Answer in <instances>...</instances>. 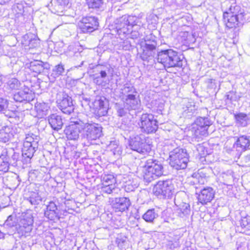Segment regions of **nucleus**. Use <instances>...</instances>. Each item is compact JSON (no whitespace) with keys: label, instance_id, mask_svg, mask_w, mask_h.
<instances>
[{"label":"nucleus","instance_id":"f257e3e1","mask_svg":"<svg viewBox=\"0 0 250 250\" xmlns=\"http://www.w3.org/2000/svg\"><path fill=\"white\" fill-rule=\"evenodd\" d=\"M77 124L82 130V137L88 142L95 141L103 135L101 125L89 121L87 118L82 117V120H79Z\"/></svg>","mask_w":250,"mask_h":250},{"label":"nucleus","instance_id":"f03ea898","mask_svg":"<svg viewBox=\"0 0 250 250\" xmlns=\"http://www.w3.org/2000/svg\"><path fill=\"white\" fill-rule=\"evenodd\" d=\"M144 181L149 184L164 174L162 163L153 159H147L143 167Z\"/></svg>","mask_w":250,"mask_h":250},{"label":"nucleus","instance_id":"7ed1b4c3","mask_svg":"<svg viewBox=\"0 0 250 250\" xmlns=\"http://www.w3.org/2000/svg\"><path fill=\"white\" fill-rule=\"evenodd\" d=\"M157 60L158 62L162 64L165 67H182L183 65L181 56L178 52L172 49L159 52Z\"/></svg>","mask_w":250,"mask_h":250},{"label":"nucleus","instance_id":"20e7f679","mask_svg":"<svg viewBox=\"0 0 250 250\" xmlns=\"http://www.w3.org/2000/svg\"><path fill=\"white\" fill-rule=\"evenodd\" d=\"M169 157L170 165L177 170L186 168L189 162V155L187 150L179 147L171 150Z\"/></svg>","mask_w":250,"mask_h":250},{"label":"nucleus","instance_id":"39448f33","mask_svg":"<svg viewBox=\"0 0 250 250\" xmlns=\"http://www.w3.org/2000/svg\"><path fill=\"white\" fill-rule=\"evenodd\" d=\"M154 194L160 198H171L175 191L172 181L170 179L160 180L154 186Z\"/></svg>","mask_w":250,"mask_h":250},{"label":"nucleus","instance_id":"423d86ee","mask_svg":"<svg viewBox=\"0 0 250 250\" xmlns=\"http://www.w3.org/2000/svg\"><path fill=\"white\" fill-rule=\"evenodd\" d=\"M138 125L142 132L146 134L155 133L158 128V121L152 114H143L140 118Z\"/></svg>","mask_w":250,"mask_h":250},{"label":"nucleus","instance_id":"0eeeda50","mask_svg":"<svg viewBox=\"0 0 250 250\" xmlns=\"http://www.w3.org/2000/svg\"><path fill=\"white\" fill-rule=\"evenodd\" d=\"M129 146L131 150L142 154H147L151 150L150 145L146 142V138L143 135H136L131 138Z\"/></svg>","mask_w":250,"mask_h":250},{"label":"nucleus","instance_id":"6e6552de","mask_svg":"<svg viewBox=\"0 0 250 250\" xmlns=\"http://www.w3.org/2000/svg\"><path fill=\"white\" fill-rule=\"evenodd\" d=\"M56 103L59 109L64 114H70L74 109L71 97L63 91L58 92L56 95Z\"/></svg>","mask_w":250,"mask_h":250},{"label":"nucleus","instance_id":"1a4fd4ad","mask_svg":"<svg viewBox=\"0 0 250 250\" xmlns=\"http://www.w3.org/2000/svg\"><path fill=\"white\" fill-rule=\"evenodd\" d=\"M234 139L235 142L233 145L231 152L232 154H235V157L239 159L243 152L250 148V136L241 135L239 137H234Z\"/></svg>","mask_w":250,"mask_h":250},{"label":"nucleus","instance_id":"9d476101","mask_svg":"<svg viewBox=\"0 0 250 250\" xmlns=\"http://www.w3.org/2000/svg\"><path fill=\"white\" fill-rule=\"evenodd\" d=\"M79 120H82L81 116H79L77 118H71L70 119L71 124L65 127L64 132L68 140H78L80 133L82 136V130L80 125L77 124V121L78 122Z\"/></svg>","mask_w":250,"mask_h":250},{"label":"nucleus","instance_id":"9b49d317","mask_svg":"<svg viewBox=\"0 0 250 250\" xmlns=\"http://www.w3.org/2000/svg\"><path fill=\"white\" fill-rule=\"evenodd\" d=\"M34 221L33 217L30 214H26L23 216L16 227L18 233L21 236L27 237L30 235L33 229Z\"/></svg>","mask_w":250,"mask_h":250},{"label":"nucleus","instance_id":"f8f14e48","mask_svg":"<svg viewBox=\"0 0 250 250\" xmlns=\"http://www.w3.org/2000/svg\"><path fill=\"white\" fill-rule=\"evenodd\" d=\"M195 188L196 194L198 195V201L202 205H206L208 203L211 202L214 199L215 191L212 188L206 187L199 189L196 187Z\"/></svg>","mask_w":250,"mask_h":250},{"label":"nucleus","instance_id":"ddd939ff","mask_svg":"<svg viewBox=\"0 0 250 250\" xmlns=\"http://www.w3.org/2000/svg\"><path fill=\"white\" fill-rule=\"evenodd\" d=\"M157 45V42L155 40L146 39L144 44L142 45L143 52L141 58L143 61H149L153 58L156 53Z\"/></svg>","mask_w":250,"mask_h":250},{"label":"nucleus","instance_id":"4468645a","mask_svg":"<svg viewBox=\"0 0 250 250\" xmlns=\"http://www.w3.org/2000/svg\"><path fill=\"white\" fill-rule=\"evenodd\" d=\"M78 26L84 33L92 32L98 26V20L94 17H83L78 22Z\"/></svg>","mask_w":250,"mask_h":250},{"label":"nucleus","instance_id":"2eb2a0df","mask_svg":"<svg viewBox=\"0 0 250 250\" xmlns=\"http://www.w3.org/2000/svg\"><path fill=\"white\" fill-rule=\"evenodd\" d=\"M95 112L99 117L104 116L109 109L108 100L104 96H97L94 102Z\"/></svg>","mask_w":250,"mask_h":250},{"label":"nucleus","instance_id":"dca6fc26","mask_svg":"<svg viewBox=\"0 0 250 250\" xmlns=\"http://www.w3.org/2000/svg\"><path fill=\"white\" fill-rule=\"evenodd\" d=\"M223 19L226 26L229 28H232L238 26L239 24L242 23L245 19L244 14L241 13L238 15H230L224 13Z\"/></svg>","mask_w":250,"mask_h":250},{"label":"nucleus","instance_id":"f3484780","mask_svg":"<svg viewBox=\"0 0 250 250\" xmlns=\"http://www.w3.org/2000/svg\"><path fill=\"white\" fill-rule=\"evenodd\" d=\"M34 98L35 95L31 91H20L13 95V99L16 102L20 103L25 102L27 106V109L28 108H31L32 105L30 102H33Z\"/></svg>","mask_w":250,"mask_h":250},{"label":"nucleus","instance_id":"a211bd4d","mask_svg":"<svg viewBox=\"0 0 250 250\" xmlns=\"http://www.w3.org/2000/svg\"><path fill=\"white\" fill-rule=\"evenodd\" d=\"M208 129L206 127L201 125L196 126L192 125V127L189 131L192 141L199 142L203 139L204 137L207 136L208 134Z\"/></svg>","mask_w":250,"mask_h":250},{"label":"nucleus","instance_id":"6ab92c4d","mask_svg":"<svg viewBox=\"0 0 250 250\" xmlns=\"http://www.w3.org/2000/svg\"><path fill=\"white\" fill-rule=\"evenodd\" d=\"M58 201H50L44 210V216L50 220H54L59 217L60 210L58 208Z\"/></svg>","mask_w":250,"mask_h":250},{"label":"nucleus","instance_id":"aec40b11","mask_svg":"<svg viewBox=\"0 0 250 250\" xmlns=\"http://www.w3.org/2000/svg\"><path fill=\"white\" fill-rule=\"evenodd\" d=\"M130 205L129 199L124 197L116 198L113 203V207L116 211H124L128 209Z\"/></svg>","mask_w":250,"mask_h":250},{"label":"nucleus","instance_id":"412c9836","mask_svg":"<svg viewBox=\"0 0 250 250\" xmlns=\"http://www.w3.org/2000/svg\"><path fill=\"white\" fill-rule=\"evenodd\" d=\"M34 144V146H29L28 143L23 144V148H22V159H24L23 161L26 163L30 162L35 152L38 148L36 144Z\"/></svg>","mask_w":250,"mask_h":250},{"label":"nucleus","instance_id":"4be33fe9","mask_svg":"<svg viewBox=\"0 0 250 250\" xmlns=\"http://www.w3.org/2000/svg\"><path fill=\"white\" fill-rule=\"evenodd\" d=\"M4 153H7L6 156L8 157V160L11 166L16 167L18 165V162L20 161V158H22L19 153L15 152L12 148H3Z\"/></svg>","mask_w":250,"mask_h":250},{"label":"nucleus","instance_id":"5701e85b","mask_svg":"<svg viewBox=\"0 0 250 250\" xmlns=\"http://www.w3.org/2000/svg\"><path fill=\"white\" fill-rule=\"evenodd\" d=\"M48 121L51 127L55 130L61 129L63 125L62 117L57 114H53L48 117Z\"/></svg>","mask_w":250,"mask_h":250},{"label":"nucleus","instance_id":"b1692460","mask_svg":"<svg viewBox=\"0 0 250 250\" xmlns=\"http://www.w3.org/2000/svg\"><path fill=\"white\" fill-rule=\"evenodd\" d=\"M35 109L37 112V116L39 118H43L49 111V106L45 103H36L35 105Z\"/></svg>","mask_w":250,"mask_h":250},{"label":"nucleus","instance_id":"393cba45","mask_svg":"<svg viewBox=\"0 0 250 250\" xmlns=\"http://www.w3.org/2000/svg\"><path fill=\"white\" fill-rule=\"evenodd\" d=\"M44 68L43 62L42 61H34L30 63L29 69L33 73V77H36L38 74L43 72Z\"/></svg>","mask_w":250,"mask_h":250},{"label":"nucleus","instance_id":"a878e982","mask_svg":"<svg viewBox=\"0 0 250 250\" xmlns=\"http://www.w3.org/2000/svg\"><path fill=\"white\" fill-rule=\"evenodd\" d=\"M137 94H128L126 96L125 104L128 105L130 109H136L138 108L140 101L136 97Z\"/></svg>","mask_w":250,"mask_h":250},{"label":"nucleus","instance_id":"bb28decb","mask_svg":"<svg viewBox=\"0 0 250 250\" xmlns=\"http://www.w3.org/2000/svg\"><path fill=\"white\" fill-rule=\"evenodd\" d=\"M115 108L116 110L117 115L119 117L127 116L130 114L131 109L125 103H116Z\"/></svg>","mask_w":250,"mask_h":250},{"label":"nucleus","instance_id":"cd10ccee","mask_svg":"<svg viewBox=\"0 0 250 250\" xmlns=\"http://www.w3.org/2000/svg\"><path fill=\"white\" fill-rule=\"evenodd\" d=\"M95 69L100 72L101 76L104 78L107 76H111L113 72V69L109 65H97Z\"/></svg>","mask_w":250,"mask_h":250},{"label":"nucleus","instance_id":"c85d7f7f","mask_svg":"<svg viewBox=\"0 0 250 250\" xmlns=\"http://www.w3.org/2000/svg\"><path fill=\"white\" fill-rule=\"evenodd\" d=\"M7 153H4L3 149L0 155V171L6 172L8 171L9 166H11L8 157L6 156Z\"/></svg>","mask_w":250,"mask_h":250},{"label":"nucleus","instance_id":"c756f323","mask_svg":"<svg viewBox=\"0 0 250 250\" xmlns=\"http://www.w3.org/2000/svg\"><path fill=\"white\" fill-rule=\"evenodd\" d=\"M158 217L154 208L148 209L143 215L142 218L146 222L153 223L154 219Z\"/></svg>","mask_w":250,"mask_h":250},{"label":"nucleus","instance_id":"7c9ffc66","mask_svg":"<svg viewBox=\"0 0 250 250\" xmlns=\"http://www.w3.org/2000/svg\"><path fill=\"white\" fill-rule=\"evenodd\" d=\"M233 172L231 170H227L222 173L223 183L225 185L232 186L233 184L234 176Z\"/></svg>","mask_w":250,"mask_h":250},{"label":"nucleus","instance_id":"2f4dec72","mask_svg":"<svg viewBox=\"0 0 250 250\" xmlns=\"http://www.w3.org/2000/svg\"><path fill=\"white\" fill-rule=\"evenodd\" d=\"M139 186V184L137 181V179H128V181L125 182L124 185L125 190L127 192L133 191Z\"/></svg>","mask_w":250,"mask_h":250},{"label":"nucleus","instance_id":"473e14b6","mask_svg":"<svg viewBox=\"0 0 250 250\" xmlns=\"http://www.w3.org/2000/svg\"><path fill=\"white\" fill-rule=\"evenodd\" d=\"M11 132V128L8 125H4L0 129V142L6 143L9 141Z\"/></svg>","mask_w":250,"mask_h":250},{"label":"nucleus","instance_id":"72a5a7b5","mask_svg":"<svg viewBox=\"0 0 250 250\" xmlns=\"http://www.w3.org/2000/svg\"><path fill=\"white\" fill-rule=\"evenodd\" d=\"M39 140L40 137L39 136L35 135L33 133H29L26 135L23 144L28 143L29 146H34V144H36L37 147H38Z\"/></svg>","mask_w":250,"mask_h":250},{"label":"nucleus","instance_id":"f704fd0d","mask_svg":"<svg viewBox=\"0 0 250 250\" xmlns=\"http://www.w3.org/2000/svg\"><path fill=\"white\" fill-rule=\"evenodd\" d=\"M196 110V108L194 105H192L191 103H188L186 105L182 115L184 118L189 119L194 115Z\"/></svg>","mask_w":250,"mask_h":250},{"label":"nucleus","instance_id":"c9c22d12","mask_svg":"<svg viewBox=\"0 0 250 250\" xmlns=\"http://www.w3.org/2000/svg\"><path fill=\"white\" fill-rule=\"evenodd\" d=\"M193 124L196 126L201 125L203 127H206L208 129L211 125V122L208 118L199 117L195 120Z\"/></svg>","mask_w":250,"mask_h":250},{"label":"nucleus","instance_id":"e433bc0d","mask_svg":"<svg viewBox=\"0 0 250 250\" xmlns=\"http://www.w3.org/2000/svg\"><path fill=\"white\" fill-rule=\"evenodd\" d=\"M179 208L178 209L179 216L183 217L189 214L190 212V205L186 203H182L179 205Z\"/></svg>","mask_w":250,"mask_h":250},{"label":"nucleus","instance_id":"4c0bfd02","mask_svg":"<svg viewBox=\"0 0 250 250\" xmlns=\"http://www.w3.org/2000/svg\"><path fill=\"white\" fill-rule=\"evenodd\" d=\"M27 200L32 205H38L42 201V198L39 194L38 192H31L29 196L27 198Z\"/></svg>","mask_w":250,"mask_h":250},{"label":"nucleus","instance_id":"58836bf2","mask_svg":"<svg viewBox=\"0 0 250 250\" xmlns=\"http://www.w3.org/2000/svg\"><path fill=\"white\" fill-rule=\"evenodd\" d=\"M7 107V100L2 98H0V115L1 117H12L10 115H9V114H6L7 112H9V111L6 110Z\"/></svg>","mask_w":250,"mask_h":250},{"label":"nucleus","instance_id":"ea45409f","mask_svg":"<svg viewBox=\"0 0 250 250\" xmlns=\"http://www.w3.org/2000/svg\"><path fill=\"white\" fill-rule=\"evenodd\" d=\"M102 185H115L116 179L112 174L104 175L102 177Z\"/></svg>","mask_w":250,"mask_h":250},{"label":"nucleus","instance_id":"a19ab883","mask_svg":"<svg viewBox=\"0 0 250 250\" xmlns=\"http://www.w3.org/2000/svg\"><path fill=\"white\" fill-rule=\"evenodd\" d=\"M234 116L237 124L242 126H245L247 125L248 117L246 114L244 113H239L235 114Z\"/></svg>","mask_w":250,"mask_h":250},{"label":"nucleus","instance_id":"79ce46f5","mask_svg":"<svg viewBox=\"0 0 250 250\" xmlns=\"http://www.w3.org/2000/svg\"><path fill=\"white\" fill-rule=\"evenodd\" d=\"M134 18V17L132 16H129L127 18H122L121 19V22H123V26L122 25V24H121L120 25L118 26V27L120 29H121V28H125V26H133L134 25H137V22H135V21L134 22H132V21L133 20V19Z\"/></svg>","mask_w":250,"mask_h":250},{"label":"nucleus","instance_id":"37998d69","mask_svg":"<svg viewBox=\"0 0 250 250\" xmlns=\"http://www.w3.org/2000/svg\"><path fill=\"white\" fill-rule=\"evenodd\" d=\"M115 243L120 249H125L127 245L126 237L122 235H118L116 238Z\"/></svg>","mask_w":250,"mask_h":250},{"label":"nucleus","instance_id":"c03bdc74","mask_svg":"<svg viewBox=\"0 0 250 250\" xmlns=\"http://www.w3.org/2000/svg\"><path fill=\"white\" fill-rule=\"evenodd\" d=\"M122 93L124 95H128V94H137L136 89L131 83H126L124 85L123 88H121Z\"/></svg>","mask_w":250,"mask_h":250},{"label":"nucleus","instance_id":"a18cd8bd","mask_svg":"<svg viewBox=\"0 0 250 250\" xmlns=\"http://www.w3.org/2000/svg\"><path fill=\"white\" fill-rule=\"evenodd\" d=\"M224 13H228L230 15H238L241 13L244 14L243 10H241L240 7L235 5V3L233 4V5H231L229 9L224 12Z\"/></svg>","mask_w":250,"mask_h":250},{"label":"nucleus","instance_id":"49530a36","mask_svg":"<svg viewBox=\"0 0 250 250\" xmlns=\"http://www.w3.org/2000/svg\"><path fill=\"white\" fill-rule=\"evenodd\" d=\"M179 237H176L174 240H168L167 248L169 250H174L180 247Z\"/></svg>","mask_w":250,"mask_h":250},{"label":"nucleus","instance_id":"de8ad7c7","mask_svg":"<svg viewBox=\"0 0 250 250\" xmlns=\"http://www.w3.org/2000/svg\"><path fill=\"white\" fill-rule=\"evenodd\" d=\"M248 243L245 238H239L236 243V247L237 250H247Z\"/></svg>","mask_w":250,"mask_h":250},{"label":"nucleus","instance_id":"09e8293b","mask_svg":"<svg viewBox=\"0 0 250 250\" xmlns=\"http://www.w3.org/2000/svg\"><path fill=\"white\" fill-rule=\"evenodd\" d=\"M209 169L208 168H203L199 169L197 173L193 174L192 176L201 177L207 180V178L209 177L208 171Z\"/></svg>","mask_w":250,"mask_h":250},{"label":"nucleus","instance_id":"8fccbe9b","mask_svg":"<svg viewBox=\"0 0 250 250\" xmlns=\"http://www.w3.org/2000/svg\"><path fill=\"white\" fill-rule=\"evenodd\" d=\"M94 82L104 88H112L110 84V79H93Z\"/></svg>","mask_w":250,"mask_h":250},{"label":"nucleus","instance_id":"3c124183","mask_svg":"<svg viewBox=\"0 0 250 250\" xmlns=\"http://www.w3.org/2000/svg\"><path fill=\"white\" fill-rule=\"evenodd\" d=\"M7 85L11 89H17L21 87V83L18 79H10L7 82Z\"/></svg>","mask_w":250,"mask_h":250},{"label":"nucleus","instance_id":"603ef678","mask_svg":"<svg viewBox=\"0 0 250 250\" xmlns=\"http://www.w3.org/2000/svg\"><path fill=\"white\" fill-rule=\"evenodd\" d=\"M226 100L228 102L229 101L232 103L236 102L239 100L240 97L237 95L236 92L233 91H230L227 93L226 95Z\"/></svg>","mask_w":250,"mask_h":250},{"label":"nucleus","instance_id":"864d4df0","mask_svg":"<svg viewBox=\"0 0 250 250\" xmlns=\"http://www.w3.org/2000/svg\"><path fill=\"white\" fill-rule=\"evenodd\" d=\"M118 188L116 187L115 185L107 186V185H102L101 192L107 194H110L115 192L116 190H118Z\"/></svg>","mask_w":250,"mask_h":250},{"label":"nucleus","instance_id":"5fc2aeb1","mask_svg":"<svg viewBox=\"0 0 250 250\" xmlns=\"http://www.w3.org/2000/svg\"><path fill=\"white\" fill-rule=\"evenodd\" d=\"M12 11L13 13L17 17L22 15L24 12V7L22 4L17 3L13 6Z\"/></svg>","mask_w":250,"mask_h":250},{"label":"nucleus","instance_id":"6e6d98bb","mask_svg":"<svg viewBox=\"0 0 250 250\" xmlns=\"http://www.w3.org/2000/svg\"><path fill=\"white\" fill-rule=\"evenodd\" d=\"M152 104H154L153 110L158 114H162L164 109L165 104L164 103L160 101H155L154 103Z\"/></svg>","mask_w":250,"mask_h":250},{"label":"nucleus","instance_id":"4d7b16f0","mask_svg":"<svg viewBox=\"0 0 250 250\" xmlns=\"http://www.w3.org/2000/svg\"><path fill=\"white\" fill-rule=\"evenodd\" d=\"M87 5L89 8H99L103 4V0H86Z\"/></svg>","mask_w":250,"mask_h":250},{"label":"nucleus","instance_id":"13d9d810","mask_svg":"<svg viewBox=\"0 0 250 250\" xmlns=\"http://www.w3.org/2000/svg\"><path fill=\"white\" fill-rule=\"evenodd\" d=\"M5 225L12 228L14 226H17V219L15 216L13 215H9L7 220L5 221L4 223Z\"/></svg>","mask_w":250,"mask_h":250},{"label":"nucleus","instance_id":"bf43d9fd","mask_svg":"<svg viewBox=\"0 0 250 250\" xmlns=\"http://www.w3.org/2000/svg\"><path fill=\"white\" fill-rule=\"evenodd\" d=\"M196 150L201 157H204L208 154L207 149L204 146V144H199L196 146Z\"/></svg>","mask_w":250,"mask_h":250},{"label":"nucleus","instance_id":"052dcab7","mask_svg":"<svg viewBox=\"0 0 250 250\" xmlns=\"http://www.w3.org/2000/svg\"><path fill=\"white\" fill-rule=\"evenodd\" d=\"M240 226L244 229L250 230V221H249V218L244 217L239 221Z\"/></svg>","mask_w":250,"mask_h":250},{"label":"nucleus","instance_id":"680f3d73","mask_svg":"<svg viewBox=\"0 0 250 250\" xmlns=\"http://www.w3.org/2000/svg\"><path fill=\"white\" fill-rule=\"evenodd\" d=\"M241 162L243 167H250V153L243 156L241 159Z\"/></svg>","mask_w":250,"mask_h":250},{"label":"nucleus","instance_id":"e2e57ef3","mask_svg":"<svg viewBox=\"0 0 250 250\" xmlns=\"http://www.w3.org/2000/svg\"><path fill=\"white\" fill-rule=\"evenodd\" d=\"M54 72L55 73L56 77H59L64 72V68L62 65H58L54 69Z\"/></svg>","mask_w":250,"mask_h":250},{"label":"nucleus","instance_id":"0e129e2a","mask_svg":"<svg viewBox=\"0 0 250 250\" xmlns=\"http://www.w3.org/2000/svg\"><path fill=\"white\" fill-rule=\"evenodd\" d=\"M193 178V183L194 184H199L200 185H203L204 184L207 180H205V179H204L202 178L201 177H198L197 176H192Z\"/></svg>","mask_w":250,"mask_h":250},{"label":"nucleus","instance_id":"69168bd1","mask_svg":"<svg viewBox=\"0 0 250 250\" xmlns=\"http://www.w3.org/2000/svg\"><path fill=\"white\" fill-rule=\"evenodd\" d=\"M175 146H176V144L174 142L167 143V145L166 146V147H167V149L169 150V151H170L171 150L175 148L176 147Z\"/></svg>","mask_w":250,"mask_h":250},{"label":"nucleus","instance_id":"338daca9","mask_svg":"<svg viewBox=\"0 0 250 250\" xmlns=\"http://www.w3.org/2000/svg\"><path fill=\"white\" fill-rule=\"evenodd\" d=\"M58 4L62 6L67 5L69 3V0H57Z\"/></svg>","mask_w":250,"mask_h":250},{"label":"nucleus","instance_id":"774afa93","mask_svg":"<svg viewBox=\"0 0 250 250\" xmlns=\"http://www.w3.org/2000/svg\"><path fill=\"white\" fill-rule=\"evenodd\" d=\"M245 97L248 99V100H250V91H248L246 94V96H245Z\"/></svg>","mask_w":250,"mask_h":250}]
</instances>
